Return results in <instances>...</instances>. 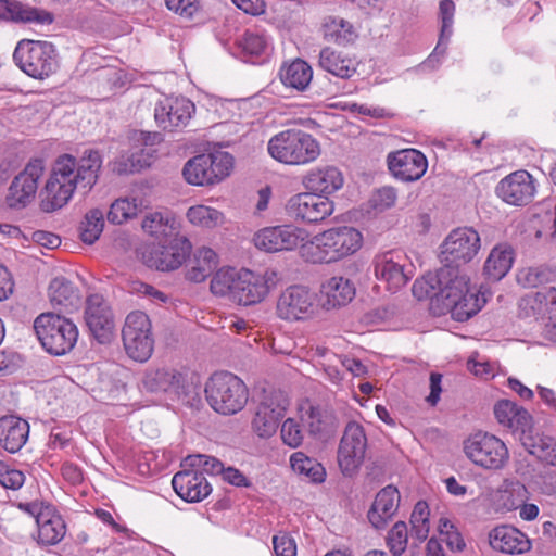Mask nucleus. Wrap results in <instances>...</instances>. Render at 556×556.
Listing matches in <instances>:
<instances>
[{"label":"nucleus","mask_w":556,"mask_h":556,"mask_svg":"<svg viewBox=\"0 0 556 556\" xmlns=\"http://www.w3.org/2000/svg\"><path fill=\"white\" fill-rule=\"evenodd\" d=\"M405 255L399 251H388L376 255L374 271L376 278L384 285L390 292H397L404 288L413 277Z\"/></svg>","instance_id":"4468645a"},{"label":"nucleus","mask_w":556,"mask_h":556,"mask_svg":"<svg viewBox=\"0 0 556 556\" xmlns=\"http://www.w3.org/2000/svg\"><path fill=\"white\" fill-rule=\"evenodd\" d=\"M494 416L498 424L509 428L515 432H526L531 430L532 417L528 410L509 400H500L495 403Z\"/></svg>","instance_id":"c756f323"},{"label":"nucleus","mask_w":556,"mask_h":556,"mask_svg":"<svg viewBox=\"0 0 556 556\" xmlns=\"http://www.w3.org/2000/svg\"><path fill=\"white\" fill-rule=\"evenodd\" d=\"M42 348L53 355H64L76 344L78 330L71 320L53 313H42L34 321Z\"/></svg>","instance_id":"39448f33"},{"label":"nucleus","mask_w":556,"mask_h":556,"mask_svg":"<svg viewBox=\"0 0 556 556\" xmlns=\"http://www.w3.org/2000/svg\"><path fill=\"white\" fill-rule=\"evenodd\" d=\"M309 233L295 225H278L260 229L253 236L256 249L266 253L290 252L308 243Z\"/></svg>","instance_id":"1a4fd4ad"},{"label":"nucleus","mask_w":556,"mask_h":556,"mask_svg":"<svg viewBox=\"0 0 556 556\" xmlns=\"http://www.w3.org/2000/svg\"><path fill=\"white\" fill-rule=\"evenodd\" d=\"M186 217L192 225L207 229L216 228L225 222L220 211L203 204L189 207Z\"/></svg>","instance_id":"79ce46f5"},{"label":"nucleus","mask_w":556,"mask_h":556,"mask_svg":"<svg viewBox=\"0 0 556 556\" xmlns=\"http://www.w3.org/2000/svg\"><path fill=\"white\" fill-rule=\"evenodd\" d=\"M210 156V164L212 175L214 176V184H219L227 178L233 169V157L230 153L215 150L207 154Z\"/></svg>","instance_id":"8fccbe9b"},{"label":"nucleus","mask_w":556,"mask_h":556,"mask_svg":"<svg viewBox=\"0 0 556 556\" xmlns=\"http://www.w3.org/2000/svg\"><path fill=\"white\" fill-rule=\"evenodd\" d=\"M185 462L192 467H201L210 475H222L225 468L219 459L207 455L188 456Z\"/></svg>","instance_id":"680f3d73"},{"label":"nucleus","mask_w":556,"mask_h":556,"mask_svg":"<svg viewBox=\"0 0 556 556\" xmlns=\"http://www.w3.org/2000/svg\"><path fill=\"white\" fill-rule=\"evenodd\" d=\"M435 275H427L420 279H416L412 287V292L417 300H424L430 298L431 301L435 299L438 292V285L434 280Z\"/></svg>","instance_id":"052dcab7"},{"label":"nucleus","mask_w":556,"mask_h":556,"mask_svg":"<svg viewBox=\"0 0 556 556\" xmlns=\"http://www.w3.org/2000/svg\"><path fill=\"white\" fill-rule=\"evenodd\" d=\"M190 250L191 243L186 237L173 235L153 245L146 262L159 270H174L186 261Z\"/></svg>","instance_id":"f3484780"},{"label":"nucleus","mask_w":556,"mask_h":556,"mask_svg":"<svg viewBox=\"0 0 556 556\" xmlns=\"http://www.w3.org/2000/svg\"><path fill=\"white\" fill-rule=\"evenodd\" d=\"M513 262V249L508 245H496L485 261L484 273L489 279L498 281L509 271Z\"/></svg>","instance_id":"e433bc0d"},{"label":"nucleus","mask_w":556,"mask_h":556,"mask_svg":"<svg viewBox=\"0 0 556 556\" xmlns=\"http://www.w3.org/2000/svg\"><path fill=\"white\" fill-rule=\"evenodd\" d=\"M239 47L247 55H260L263 53L266 43L262 36L253 33H245L239 41Z\"/></svg>","instance_id":"69168bd1"},{"label":"nucleus","mask_w":556,"mask_h":556,"mask_svg":"<svg viewBox=\"0 0 556 556\" xmlns=\"http://www.w3.org/2000/svg\"><path fill=\"white\" fill-rule=\"evenodd\" d=\"M142 229L148 235L163 240L173 236L174 219L163 213L154 212L143 218Z\"/></svg>","instance_id":"49530a36"},{"label":"nucleus","mask_w":556,"mask_h":556,"mask_svg":"<svg viewBox=\"0 0 556 556\" xmlns=\"http://www.w3.org/2000/svg\"><path fill=\"white\" fill-rule=\"evenodd\" d=\"M25 481V476L21 470L10 468L7 464L0 462V484L7 489L17 490Z\"/></svg>","instance_id":"e2e57ef3"},{"label":"nucleus","mask_w":556,"mask_h":556,"mask_svg":"<svg viewBox=\"0 0 556 556\" xmlns=\"http://www.w3.org/2000/svg\"><path fill=\"white\" fill-rule=\"evenodd\" d=\"M104 228V214L99 208L89 210L79 225V237L87 244L94 243Z\"/></svg>","instance_id":"a18cd8bd"},{"label":"nucleus","mask_w":556,"mask_h":556,"mask_svg":"<svg viewBox=\"0 0 556 556\" xmlns=\"http://www.w3.org/2000/svg\"><path fill=\"white\" fill-rule=\"evenodd\" d=\"M193 112L194 104L188 99H165L155 106L154 118L160 128L173 132L184 129Z\"/></svg>","instance_id":"4be33fe9"},{"label":"nucleus","mask_w":556,"mask_h":556,"mask_svg":"<svg viewBox=\"0 0 556 556\" xmlns=\"http://www.w3.org/2000/svg\"><path fill=\"white\" fill-rule=\"evenodd\" d=\"M429 507L426 502L416 503L410 516L412 533L418 541H425L430 531Z\"/></svg>","instance_id":"09e8293b"},{"label":"nucleus","mask_w":556,"mask_h":556,"mask_svg":"<svg viewBox=\"0 0 556 556\" xmlns=\"http://www.w3.org/2000/svg\"><path fill=\"white\" fill-rule=\"evenodd\" d=\"M210 164V156L199 154L190 159L184 166L182 175L185 180L193 186H212L214 184Z\"/></svg>","instance_id":"ea45409f"},{"label":"nucleus","mask_w":556,"mask_h":556,"mask_svg":"<svg viewBox=\"0 0 556 556\" xmlns=\"http://www.w3.org/2000/svg\"><path fill=\"white\" fill-rule=\"evenodd\" d=\"M267 150L276 161L291 165L314 162L321 152L318 141H268Z\"/></svg>","instance_id":"5701e85b"},{"label":"nucleus","mask_w":556,"mask_h":556,"mask_svg":"<svg viewBox=\"0 0 556 556\" xmlns=\"http://www.w3.org/2000/svg\"><path fill=\"white\" fill-rule=\"evenodd\" d=\"M13 59L33 78L48 77L56 67L55 50L48 41L23 39L14 50Z\"/></svg>","instance_id":"0eeeda50"},{"label":"nucleus","mask_w":556,"mask_h":556,"mask_svg":"<svg viewBox=\"0 0 556 556\" xmlns=\"http://www.w3.org/2000/svg\"><path fill=\"white\" fill-rule=\"evenodd\" d=\"M439 532L451 549L462 551L465 547L463 536L448 519H440Z\"/></svg>","instance_id":"bf43d9fd"},{"label":"nucleus","mask_w":556,"mask_h":556,"mask_svg":"<svg viewBox=\"0 0 556 556\" xmlns=\"http://www.w3.org/2000/svg\"><path fill=\"white\" fill-rule=\"evenodd\" d=\"M36 518L38 527V542L43 545L59 543L66 533V526L62 517L51 506H41L37 503L21 505Z\"/></svg>","instance_id":"412c9836"},{"label":"nucleus","mask_w":556,"mask_h":556,"mask_svg":"<svg viewBox=\"0 0 556 556\" xmlns=\"http://www.w3.org/2000/svg\"><path fill=\"white\" fill-rule=\"evenodd\" d=\"M321 306L333 309L350 303L355 296L354 285L344 277H332L321 286Z\"/></svg>","instance_id":"473e14b6"},{"label":"nucleus","mask_w":556,"mask_h":556,"mask_svg":"<svg viewBox=\"0 0 556 556\" xmlns=\"http://www.w3.org/2000/svg\"><path fill=\"white\" fill-rule=\"evenodd\" d=\"M488 543L495 553L519 556L532 549V541L527 533L513 525H498L488 533Z\"/></svg>","instance_id":"aec40b11"},{"label":"nucleus","mask_w":556,"mask_h":556,"mask_svg":"<svg viewBox=\"0 0 556 556\" xmlns=\"http://www.w3.org/2000/svg\"><path fill=\"white\" fill-rule=\"evenodd\" d=\"M147 207L148 202L143 198H119L111 204L108 212V219L112 224L121 225L126 220L136 217Z\"/></svg>","instance_id":"58836bf2"},{"label":"nucleus","mask_w":556,"mask_h":556,"mask_svg":"<svg viewBox=\"0 0 556 556\" xmlns=\"http://www.w3.org/2000/svg\"><path fill=\"white\" fill-rule=\"evenodd\" d=\"M239 278V271L233 268H220L211 280V291L218 296H228L232 301L235 283Z\"/></svg>","instance_id":"de8ad7c7"},{"label":"nucleus","mask_w":556,"mask_h":556,"mask_svg":"<svg viewBox=\"0 0 556 556\" xmlns=\"http://www.w3.org/2000/svg\"><path fill=\"white\" fill-rule=\"evenodd\" d=\"M408 530L403 521L393 525L387 535V545L393 556H401L407 547Z\"/></svg>","instance_id":"5fc2aeb1"},{"label":"nucleus","mask_w":556,"mask_h":556,"mask_svg":"<svg viewBox=\"0 0 556 556\" xmlns=\"http://www.w3.org/2000/svg\"><path fill=\"white\" fill-rule=\"evenodd\" d=\"M400 505V493L393 485L381 489L368 511V520L376 528H383L395 515Z\"/></svg>","instance_id":"c85d7f7f"},{"label":"nucleus","mask_w":556,"mask_h":556,"mask_svg":"<svg viewBox=\"0 0 556 556\" xmlns=\"http://www.w3.org/2000/svg\"><path fill=\"white\" fill-rule=\"evenodd\" d=\"M46 163L42 159H31L25 168L14 177L5 198L11 208H22L28 205L36 197L38 181L43 176Z\"/></svg>","instance_id":"ddd939ff"},{"label":"nucleus","mask_w":556,"mask_h":556,"mask_svg":"<svg viewBox=\"0 0 556 556\" xmlns=\"http://www.w3.org/2000/svg\"><path fill=\"white\" fill-rule=\"evenodd\" d=\"M318 312L316 295L303 286H290L277 298L276 315L285 321L311 319Z\"/></svg>","instance_id":"f8f14e48"},{"label":"nucleus","mask_w":556,"mask_h":556,"mask_svg":"<svg viewBox=\"0 0 556 556\" xmlns=\"http://www.w3.org/2000/svg\"><path fill=\"white\" fill-rule=\"evenodd\" d=\"M49 299L54 307L70 311L80 303L78 289L66 278L55 277L49 285Z\"/></svg>","instance_id":"f704fd0d"},{"label":"nucleus","mask_w":556,"mask_h":556,"mask_svg":"<svg viewBox=\"0 0 556 556\" xmlns=\"http://www.w3.org/2000/svg\"><path fill=\"white\" fill-rule=\"evenodd\" d=\"M391 174L402 181L420 179L427 170L426 156L416 149H403L388 155Z\"/></svg>","instance_id":"b1692460"},{"label":"nucleus","mask_w":556,"mask_h":556,"mask_svg":"<svg viewBox=\"0 0 556 556\" xmlns=\"http://www.w3.org/2000/svg\"><path fill=\"white\" fill-rule=\"evenodd\" d=\"M0 20L13 23L51 24L53 14L49 11L24 4L17 0H0Z\"/></svg>","instance_id":"bb28decb"},{"label":"nucleus","mask_w":556,"mask_h":556,"mask_svg":"<svg viewBox=\"0 0 556 556\" xmlns=\"http://www.w3.org/2000/svg\"><path fill=\"white\" fill-rule=\"evenodd\" d=\"M204 391L210 406L223 415L240 412L248 402L244 382L227 371L213 374L206 381Z\"/></svg>","instance_id":"20e7f679"},{"label":"nucleus","mask_w":556,"mask_h":556,"mask_svg":"<svg viewBox=\"0 0 556 556\" xmlns=\"http://www.w3.org/2000/svg\"><path fill=\"white\" fill-rule=\"evenodd\" d=\"M303 419L314 434L321 433L333 425L332 415L318 406H309Z\"/></svg>","instance_id":"603ef678"},{"label":"nucleus","mask_w":556,"mask_h":556,"mask_svg":"<svg viewBox=\"0 0 556 556\" xmlns=\"http://www.w3.org/2000/svg\"><path fill=\"white\" fill-rule=\"evenodd\" d=\"M343 176L341 172L333 166L314 168L308 173L303 184L306 189L315 193L331 194L343 186Z\"/></svg>","instance_id":"72a5a7b5"},{"label":"nucleus","mask_w":556,"mask_h":556,"mask_svg":"<svg viewBox=\"0 0 556 556\" xmlns=\"http://www.w3.org/2000/svg\"><path fill=\"white\" fill-rule=\"evenodd\" d=\"M278 274L271 268L256 273L249 269L239 270V278L232 291V302L240 305H253L262 302L276 287Z\"/></svg>","instance_id":"9b49d317"},{"label":"nucleus","mask_w":556,"mask_h":556,"mask_svg":"<svg viewBox=\"0 0 556 556\" xmlns=\"http://www.w3.org/2000/svg\"><path fill=\"white\" fill-rule=\"evenodd\" d=\"M363 243L362 233L349 226L327 229L308 240L302 257L311 263L337 262L357 252Z\"/></svg>","instance_id":"7ed1b4c3"},{"label":"nucleus","mask_w":556,"mask_h":556,"mask_svg":"<svg viewBox=\"0 0 556 556\" xmlns=\"http://www.w3.org/2000/svg\"><path fill=\"white\" fill-rule=\"evenodd\" d=\"M84 318L90 333L99 343L111 342L115 334V320L102 295L91 294L87 298Z\"/></svg>","instance_id":"6ab92c4d"},{"label":"nucleus","mask_w":556,"mask_h":556,"mask_svg":"<svg viewBox=\"0 0 556 556\" xmlns=\"http://www.w3.org/2000/svg\"><path fill=\"white\" fill-rule=\"evenodd\" d=\"M439 9L442 22L440 41H442L443 38H448L452 34L455 4L452 0H442Z\"/></svg>","instance_id":"0e129e2a"},{"label":"nucleus","mask_w":556,"mask_h":556,"mask_svg":"<svg viewBox=\"0 0 556 556\" xmlns=\"http://www.w3.org/2000/svg\"><path fill=\"white\" fill-rule=\"evenodd\" d=\"M29 425L16 416L0 418V446L9 453L18 452L27 441Z\"/></svg>","instance_id":"7c9ffc66"},{"label":"nucleus","mask_w":556,"mask_h":556,"mask_svg":"<svg viewBox=\"0 0 556 556\" xmlns=\"http://www.w3.org/2000/svg\"><path fill=\"white\" fill-rule=\"evenodd\" d=\"M289 405L288 397L282 391L273 390L264 395L258 403L252 429L260 438H270L278 429Z\"/></svg>","instance_id":"dca6fc26"},{"label":"nucleus","mask_w":556,"mask_h":556,"mask_svg":"<svg viewBox=\"0 0 556 556\" xmlns=\"http://www.w3.org/2000/svg\"><path fill=\"white\" fill-rule=\"evenodd\" d=\"M274 552L276 556H295L296 544L288 533L280 532L273 538Z\"/></svg>","instance_id":"338daca9"},{"label":"nucleus","mask_w":556,"mask_h":556,"mask_svg":"<svg viewBox=\"0 0 556 556\" xmlns=\"http://www.w3.org/2000/svg\"><path fill=\"white\" fill-rule=\"evenodd\" d=\"M397 199L396 190L393 187H382L374 195L375 206L380 210L392 207Z\"/></svg>","instance_id":"774afa93"},{"label":"nucleus","mask_w":556,"mask_h":556,"mask_svg":"<svg viewBox=\"0 0 556 556\" xmlns=\"http://www.w3.org/2000/svg\"><path fill=\"white\" fill-rule=\"evenodd\" d=\"M175 492L186 502H200L211 493V486L199 470H182L172 480Z\"/></svg>","instance_id":"cd10ccee"},{"label":"nucleus","mask_w":556,"mask_h":556,"mask_svg":"<svg viewBox=\"0 0 556 556\" xmlns=\"http://www.w3.org/2000/svg\"><path fill=\"white\" fill-rule=\"evenodd\" d=\"M151 321L147 314L140 311L127 315L122 330L123 344L130 358L146 362L154 348Z\"/></svg>","instance_id":"9d476101"},{"label":"nucleus","mask_w":556,"mask_h":556,"mask_svg":"<svg viewBox=\"0 0 556 556\" xmlns=\"http://www.w3.org/2000/svg\"><path fill=\"white\" fill-rule=\"evenodd\" d=\"M280 437L286 445L296 448L302 444L304 433L295 419L288 418L281 425Z\"/></svg>","instance_id":"4d7b16f0"},{"label":"nucleus","mask_w":556,"mask_h":556,"mask_svg":"<svg viewBox=\"0 0 556 556\" xmlns=\"http://www.w3.org/2000/svg\"><path fill=\"white\" fill-rule=\"evenodd\" d=\"M496 192L509 204L526 205L534 197V179L527 170H516L500 181Z\"/></svg>","instance_id":"393cba45"},{"label":"nucleus","mask_w":556,"mask_h":556,"mask_svg":"<svg viewBox=\"0 0 556 556\" xmlns=\"http://www.w3.org/2000/svg\"><path fill=\"white\" fill-rule=\"evenodd\" d=\"M480 249V237L472 228L453 230L441 245V262L457 267L470 262Z\"/></svg>","instance_id":"2eb2a0df"},{"label":"nucleus","mask_w":556,"mask_h":556,"mask_svg":"<svg viewBox=\"0 0 556 556\" xmlns=\"http://www.w3.org/2000/svg\"><path fill=\"white\" fill-rule=\"evenodd\" d=\"M291 468L294 472L303 476L308 481L321 483L326 478L324 466L316 459L306 456L302 452H295L290 457Z\"/></svg>","instance_id":"a19ab883"},{"label":"nucleus","mask_w":556,"mask_h":556,"mask_svg":"<svg viewBox=\"0 0 556 556\" xmlns=\"http://www.w3.org/2000/svg\"><path fill=\"white\" fill-rule=\"evenodd\" d=\"M319 66L340 78H350L356 72L355 64L351 58L330 47H326L320 51Z\"/></svg>","instance_id":"c9c22d12"},{"label":"nucleus","mask_w":556,"mask_h":556,"mask_svg":"<svg viewBox=\"0 0 556 556\" xmlns=\"http://www.w3.org/2000/svg\"><path fill=\"white\" fill-rule=\"evenodd\" d=\"M217 253L208 247H198L187 263L186 278L191 282L204 281L218 266Z\"/></svg>","instance_id":"2f4dec72"},{"label":"nucleus","mask_w":556,"mask_h":556,"mask_svg":"<svg viewBox=\"0 0 556 556\" xmlns=\"http://www.w3.org/2000/svg\"><path fill=\"white\" fill-rule=\"evenodd\" d=\"M530 453L542 462L556 466V440L549 437L539 438L531 445Z\"/></svg>","instance_id":"6e6d98bb"},{"label":"nucleus","mask_w":556,"mask_h":556,"mask_svg":"<svg viewBox=\"0 0 556 556\" xmlns=\"http://www.w3.org/2000/svg\"><path fill=\"white\" fill-rule=\"evenodd\" d=\"M286 212L294 220L318 223L332 214L333 203L313 191L301 192L287 201Z\"/></svg>","instance_id":"a211bd4d"},{"label":"nucleus","mask_w":556,"mask_h":556,"mask_svg":"<svg viewBox=\"0 0 556 556\" xmlns=\"http://www.w3.org/2000/svg\"><path fill=\"white\" fill-rule=\"evenodd\" d=\"M556 306V288L547 287L522 298L520 307L527 316H544Z\"/></svg>","instance_id":"4c0bfd02"},{"label":"nucleus","mask_w":556,"mask_h":556,"mask_svg":"<svg viewBox=\"0 0 556 556\" xmlns=\"http://www.w3.org/2000/svg\"><path fill=\"white\" fill-rule=\"evenodd\" d=\"M553 276V271L543 266L522 268L517 274V281L525 288H536L547 282Z\"/></svg>","instance_id":"864d4df0"},{"label":"nucleus","mask_w":556,"mask_h":556,"mask_svg":"<svg viewBox=\"0 0 556 556\" xmlns=\"http://www.w3.org/2000/svg\"><path fill=\"white\" fill-rule=\"evenodd\" d=\"M463 451L471 463L488 470H500L509 459L506 444L496 435L484 431L475 432L465 439Z\"/></svg>","instance_id":"423d86ee"},{"label":"nucleus","mask_w":556,"mask_h":556,"mask_svg":"<svg viewBox=\"0 0 556 556\" xmlns=\"http://www.w3.org/2000/svg\"><path fill=\"white\" fill-rule=\"evenodd\" d=\"M324 27L325 36L339 46L353 43L357 38V33L353 25L343 18L329 17Z\"/></svg>","instance_id":"c03bdc74"},{"label":"nucleus","mask_w":556,"mask_h":556,"mask_svg":"<svg viewBox=\"0 0 556 556\" xmlns=\"http://www.w3.org/2000/svg\"><path fill=\"white\" fill-rule=\"evenodd\" d=\"M313 72L311 66L303 60L292 62L281 72V81L289 87L304 90L311 83Z\"/></svg>","instance_id":"37998d69"},{"label":"nucleus","mask_w":556,"mask_h":556,"mask_svg":"<svg viewBox=\"0 0 556 556\" xmlns=\"http://www.w3.org/2000/svg\"><path fill=\"white\" fill-rule=\"evenodd\" d=\"M368 446L364 427L350 421L344 427L337 451V463L344 477H354L362 468Z\"/></svg>","instance_id":"6e6552de"},{"label":"nucleus","mask_w":556,"mask_h":556,"mask_svg":"<svg viewBox=\"0 0 556 556\" xmlns=\"http://www.w3.org/2000/svg\"><path fill=\"white\" fill-rule=\"evenodd\" d=\"M101 166L98 151H89L79 160L70 154L60 155L40 192L41 211L52 213L64 207L76 189L89 191L97 184Z\"/></svg>","instance_id":"f257e3e1"},{"label":"nucleus","mask_w":556,"mask_h":556,"mask_svg":"<svg viewBox=\"0 0 556 556\" xmlns=\"http://www.w3.org/2000/svg\"><path fill=\"white\" fill-rule=\"evenodd\" d=\"M142 383L152 392L164 391L181 395L187 389V372L173 367L150 369L146 372Z\"/></svg>","instance_id":"a878e982"},{"label":"nucleus","mask_w":556,"mask_h":556,"mask_svg":"<svg viewBox=\"0 0 556 556\" xmlns=\"http://www.w3.org/2000/svg\"><path fill=\"white\" fill-rule=\"evenodd\" d=\"M438 285L432 309L437 315L450 313L456 321H466L484 305L485 299L470 285L469 277L459 268L444 265L434 279Z\"/></svg>","instance_id":"f03ea898"},{"label":"nucleus","mask_w":556,"mask_h":556,"mask_svg":"<svg viewBox=\"0 0 556 556\" xmlns=\"http://www.w3.org/2000/svg\"><path fill=\"white\" fill-rule=\"evenodd\" d=\"M527 490L523 484L515 483L501 491L497 503L503 511H513L518 509L526 501Z\"/></svg>","instance_id":"3c124183"},{"label":"nucleus","mask_w":556,"mask_h":556,"mask_svg":"<svg viewBox=\"0 0 556 556\" xmlns=\"http://www.w3.org/2000/svg\"><path fill=\"white\" fill-rule=\"evenodd\" d=\"M143 143V147H140V153H132L128 161L130 162L129 168L125 165L124 170L127 172H138L143 167L151 165V159L153 157V153L156 151L154 149L155 141H140Z\"/></svg>","instance_id":"13d9d810"}]
</instances>
